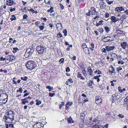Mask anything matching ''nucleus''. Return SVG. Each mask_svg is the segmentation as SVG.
Wrapping results in <instances>:
<instances>
[{"label":"nucleus","mask_w":128,"mask_h":128,"mask_svg":"<svg viewBox=\"0 0 128 128\" xmlns=\"http://www.w3.org/2000/svg\"><path fill=\"white\" fill-rule=\"evenodd\" d=\"M28 17V16L26 14H25L23 16V18L24 19H27V18Z\"/></svg>","instance_id":"603ef678"},{"label":"nucleus","mask_w":128,"mask_h":128,"mask_svg":"<svg viewBox=\"0 0 128 128\" xmlns=\"http://www.w3.org/2000/svg\"><path fill=\"white\" fill-rule=\"evenodd\" d=\"M12 16V17L11 18H10V20L12 21L15 20H16V18L15 15H13Z\"/></svg>","instance_id":"c85d7f7f"},{"label":"nucleus","mask_w":128,"mask_h":128,"mask_svg":"<svg viewBox=\"0 0 128 128\" xmlns=\"http://www.w3.org/2000/svg\"><path fill=\"white\" fill-rule=\"evenodd\" d=\"M70 118H68V123H70L71 122H73L72 121V118H70Z\"/></svg>","instance_id":"473e14b6"},{"label":"nucleus","mask_w":128,"mask_h":128,"mask_svg":"<svg viewBox=\"0 0 128 128\" xmlns=\"http://www.w3.org/2000/svg\"><path fill=\"white\" fill-rule=\"evenodd\" d=\"M46 88L49 89V91L50 92L53 90V87H51L50 86H47Z\"/></svg>","instance_id":"bb28decb"},{"label":"nucleus","mask_w":128,"mask_h":128,"mask_svg":"<svg viewBox=\"0 0 128 128\" xmlns=\"http://www.w3.org/2000/svg\"><path fill=\"white\" fill-rule=\"evenodd\" d=\"M91 47H90V49L91 51H93L94 50L93 48H94V44L91 43L90 44Z\"/></svg>","instance_id":"cd10ccee"},{"label":"nucleus","mask_w":128,"mask_h":128,"mask_svg":"<svg viewBox=\"0 0 128 128\" xmlns=\"http://www.w3.org/2000/svg\"><path fill=\"white\" fill-rule=\"evenodd\" d=\"M10 12H13V11H14L15 10V8H11L10 9Z\"/></svg>","instance_id":"13d9d810"},{"label":"nucleus","mask_w":128,"mask_h":128,"mask_svg":"<svg viewBox=\"0 0 128 128\" xmlns=\"http://www.w3.org/2000/svg\"><path fill=\"white\" fill-rule=\"evenodd\" d=\"M124 12L127 15H128V10L126 9L124 11Z\"/></svg>","instance_id":"052dcab7"},{"label":"nucleus","mask_w":128,"mask_h":128,"mask_svg":"<svg viewBox=\"0 0 128 128\" xmlns=\"http://www.w3.org/2000/svg\"><path fill=\"white\" fill-rule=\"evenodd\" d=\"M105 48L108 52H110L112 50L115 48V47L114 46H106Z\"/></svg>","instance_id":"f8f14e48"},{"label":"nucleus","mask_w":128,"mask_h":128,"mask_svg":"<svg viewBox=\"0 0 128 128\" xmlns=\"http://www.w3.org/2000/svg\"><path fill=\"white\" fill-rule=\"evenodd\" d=\"M27 8L26 7H25L24 8H22L21 10H22V12H24L26 10Z\"/></svg>","instance_id":"69168bd1"},{"label":"nucleus","mask_w":128,"mask_h":128,"mask_svg":"<svg viewBox=\"0 0 128 128\" xmlns=\"http://www.w3.org/2000/svg\"><path fill=\"white\" fill-rule=\"evenodd\" d=\"M50 0H44V2L46 3L50 4V2L49 1Z\"/></svg>","instance_id":"4d7b16f0"},{"label":"nucleus","mask_w":128,"mask_h":128,"mask_svg":"<svg viewBox=\"0 0 128 128\" xmlns=\"http://www.w3.org/2000/svg\"><path fill=\"white\" fill-rule=\"evenodd\" d=\"M34 51V50L33 49L28 48L24 56L26 58H30L32 56Z\"/></svg>","instance_id":"f257e3e1"},{"label":"nucleus","mask_w":128,"mask_h":128,"mask_svg":"<svg viewBox=\"0 0 128 128\" xmlns=\"http://www.w3.org/2000/svg\"><path fill=\"white\" fill-rule=\"evenodd\" d=\"M45 48L44 47L40 45L37 46L36 47V50L38 54H42L45 51Z\"/></svg>","instance_id":"7ed1b4c3"},{"label":"nucleus","mask_w":128,"mask_h":128,"mask_svg":"<svg viewBox=\"0 0 128 128\" xmlns=\"http://www.w3.org/2000/svg\"><path fill=\"white\" fill-rule=\"evenodd\" d=\"M113 57H114V58H116L117 56V54L115 53H113L111 55Z\"/></svg>","instance_id":"37998d69"},{"label":"nucleus","mask_w":128,"mask_h":128,"mask_svg":"<svg viewBox=\"0 0 128 128\" xmlns=\"http://www.w3.org/2000/svg\"><path fill=\"white\" fill-rule=\"evenodd\" d=\"M40 122L36 123L34 125L33 128H41Z\"/></svg>","instance_id":"a211bd4d"},{"label":"nucleus","mask_w":128,"mask_h":128,"mask_svg":"<svg viewBox=\"0 0 128 128\" xmlns=\"http://www.w3.org/2000/svg\"><path fill=\"white\" fill-rule=\"evenodd\" d=\"M82 46L84 47L83 48V50L86 54H90V53L89 52V50H88V48L87 47L86 44H84V45H83Z\"/></svg>","instance_id":"0eeeda50"},{"label":"nucleus","mask_w":128,"mask_h":128,"mask_svg":"<svg viewBox=\"0 0 128 128\" xmlns=\"http://www.w3.org/2000/svg\"><path fill=\"white\" fill-rule=\"evenodd\" d=\"M44 26H39V29L40 30H42L44 29Z\"/></svg>","instance_id":"58836bf2"},{"label":"nucleus","mask_w":128,"mask_h":128,"mask_svg":"<svg viewBox=\"0 0 128 128\" xmlns=\"http://www.w3.org/2000/svg\"><path fill=\"white\" fill-rule=\"evenodd\" d=\"M118 116L121 118H123L124 117V116L122 114H120L118 115Z\"/></svg>","instance_id":"5fc2aeb1"},{"label":"nucleus","mask_w":128,"mask_h":128,"mask_svg":"<svg viewBox=\"0 0 128 128\" xmlns=\"http://www.w3.org/2000/svg\"><path fill=\"white\" fill-rule=\"evenodd\" d=\"M120 45L124 49H125L126 48L127 42H123L121 43Z\"/></svg>","instance_id":"dca6fc26"},{"label":"nucleus","mask_w":128,"mask_h":128,"mask_svg":"<svg viewBox=\"0 0 128 128\" xmlns=\"http://www.w3.org/2000/svg\"><path fill=\"white\" fill-rule=\"evenodd\" d=\"M13 127H14V125L12 124H9V128H12Z\"/></svg>","instance_id":"de8ad7c7"},{"label":"nucleus","mask_w":128,"mask_h":128,"mask_svg":"<svg viewBox=\"0 0 128 128\" xmlns=\"http://www.w3.org/2000/svg\"><path fill=\"white\" fill-rule=\"evenodd\" d=\"M124 102H128V96H126V98L124 99Z\"/></svg>","instance_id":"338daca9"},{"label":"nucleus","mask_w":128,"mask_h":128,"mask_svg":"<svg viewBox=\"0 0 128 128\" xmlns=\"http://www.w3.org/2000/svg\"><path fill=\"white\" fill-rule=\"evenodd\" d=\"M122 31L120 30H116V32L117 34H122Z\"/></svg>","instance_id":"ea45409f"},{"label":"nucleus","mask_w":128,"mask_h":128,"mask_svg":"<svg viewBox=\"0 0 128 128\" xmlns=\"http://www.w3.org/2000/svg\"><path fill=\"white\" fill-rule=\"evenodd\" d=\"M99 4L100 6V8L101 9H104L106 7V4L104 2H100Z\"/></svg>","instance_id":"9d476101"},{"label":"nucleus","mask_w":128,"mask_h":128,"mask_svg":"<svg viewBox=\"0 0 128 128\" xmlns=\"http://www.w3.org/2000/svg\"><path fill=\"white\" fill-rule=\"evenodd\" d=\"M116 58L118 59V60H120L121 59V57L120 55H118V56H117Z\"/></svg>","instance_id":"c9c22d12"},{"label":"nucleus","mask_w":128,"mask_h":128,"mask_svg":"<svg viewBox=\"0 0 128 128\" xmlns=\"http://www.w3.org/2000/svg\"><path fill=\"white\" fill-rule=\"evenodd\" d=\"M124 10V7L122 6L117 7L114 9L115 11L118 12H120Z\"/></svg>","instance_id":"6e6552de"},{"label":"nucleus","mask_w":128,"mask_h":128,"mask_svg":"<svg viewBox=\"0 0 128 128\" xmlns=\"http://www.w3.org/2000/svg\"><path fill=\"white\" fill-rule=\"evenodd\" d=\"M14 4V2L12 0H7L6 2V4L9 6H12Z\"/></svg>","instance_id":"6ab92c4d"},{"label":"nucleus","mask_w":128,"mask_h":128,"mask_svg":"<svg viewBox=\"0 0 128 128\" xmlns=\"http://www.w3.org/2000/svg\"><path fill=\"white\" fill-rule=\"evenodd\" d=\"M55 94L54 93H51L50 92L49 93V96L50 97H52L54 96Z\"/></svg>","instance_id":"864d4df0"},{"label":"nucleus","mask_w":128,"mask_h":128,"mask_svg":"<svg viewBox=\"0 0 128 128\" xmlns=\"http://www.w3.org/2000/svg\"><path fill=\"white\" fill-rule=\"evenodd\" d=\"M63 32L64 33V35L65 36L67 35V31L66 29H64L63 31Z\"/></svg>","instance_id":"4c0bfd02"},{"label":"nucleus","mask_w":128,"mask_h":128,"mask_svg":"<svg viewBox=\"0 0 128 128\" xmlns=\"http://www.w3.org/2000/svg\"><path fill=\"white\" fill-rule=\"evenodd\" d=\"M99 30L100 32L102 33L103 32V29L102 28H100Z\"/></svg>","instance_id":"09e8293b"},{"label":"nucleus","mask_w":128,"mask_h":128,"mask_svg":"<svg viewBox=\"0 0 128 128\" xmlns=\"http://www.w3.org/2000/svg\"><path fill=\"white\" fill-rule=\"evenodd\" d=\"M90 11L89 10L88 12L86 13V15L88 16H89L90 15Z\"/></svg>","instance_id":"79ce46f5"},{"label":"nucleus","mask_w":128,"mask_h":128,"mask_svg":"<svg viewBox=\"0 0 128 128\" xmlns=\"http://www.w3.org/2000/svg\"><path fill=\"white\" fill-rule=\"evenodd\" d=\"M36 105H38L41 103V101H40L37 100H36Z\"/></svg>","instance_id":"f704fd0d"},{"label":"nucleus","mask_w":128,"mask_h":128,"mask_svg":"<svg viewBox=\"0 0 128 128\" xmlns=\"http://www.w3.org/2000/svg\"><path fill=\"white\" fill-rule=\"evenodd\" d=\"M98 120L96 119H94L92 121V125L93 126V127H95L96 126H98V125H97V124H98Z\"/></svg>","instance_id":"2eb2a0df"},{"label":"nucleus","mask_w":128,"mask_h":128,"mask_svg":"<svg viewBox=\"0 0 128 128\" xmlns=\"http://www.w3.org/2000/svg\"><path fill=\"white\" fill-rule=\"evenodd\" d=\"M4 118L6 119L5 122H11L14 120V119H13L11 118H9V117H7V116H6V115H5V116L4 117Z\"/></svg>","instance_id":"1a4fd4ad"},{"label":"nucleus","mask_w":128,"mask_h":128,"mask_svg":"<svg viewBox=\"0 0 128 128\" xmlns=\"http://www.w3.org/2000/svg\"><path fill=\"white\" fill-rule=\"evenodd\" d=\"M60 8H61L62 10H63L64 8V6L62 4H60Z\"/></svg>","instance_id":"e2e57ef3"},{"label":"nucleus","mask_w":128,"mask_h":128,"mask_svg":"<svg viewBox=\"0 0 128 128\" xmlns=\"http://www.w3.org/2000/svg\"><path fill=\"white\" fill-rule=\"evenodd\" d=\"M112 102H115V100H118L120 98V96L118 95L117 93H115V94L112 95Z\"/></svg>","instance_id":"20e7f679"},{"label":"nucleus","mask_w":128,"mask_h":128,"mask_svg":"<svg viewBox=\"0 0 128 128\" xmlns=\"http://www.w3.org/2000/svg\"><path fill=\"white\" fill-rule=\"evenodd\" d=\"M114 2L113 1H109L107 2V3L109 5L111 4L113 2Z\"/></svg>","instance_id":"774afa93"},{"label":"nucleus","mask_w":128,"mask_h":128,"mask_svg":"<svg viewBox=\"0 0 128 128\" xmlns=\"http://www.w3.org/2000/svg\"><path fill=\"white\" fill-rule=\"evenodd\" d=\"M93 83L94 82L93 81L90 80L89 82L88 83V86L90 88H92L91 86H92V84H93Z\"/></svg>","instance_id":"b1692460"},{"label":"nucleus","mask_w":128,"mask_h":128,"mask_svg":"<svg viewBox=\"0 0 128 128\" xmlns=\"http://www.w3.org/2000/svg\"><path fill=\"white\" fill-rule=\"evenodd\" d=\"M104 28L106 30V33H108L110 30V28L107 26H105L104 27Z\"/></svg>","instance_id":"a878e982"},{"label":"nucleus","mask_w":128,"mask_h":128,"mask_svg":"<svg viewBox=\"0 0 128 128\" xmlns=\"http://www.w3.org/2000/svg\"><path fill=\"white\" fill-rule=\"evenodd\" d=\"M70 71V69L69 67H67L66 69V72H69Z\"/></svg>","instance_id":"6e6d98bb"},{"label":"nucleus","mask_w":128,"mask_h":128,"mask_svg":"<svg viewBox=\"0 0 128 128\" xmlns=\"http://www.w3.org/2000/svg\"><path fill=\"white\" fill-rule=\"evenodd\" d=\"M6 60V58H4L2 57H1L0 59V61H4Z\"/></svg>","instance_id":"3c124183"},{"label":"nucleus","mask_w":128,"mask_h":128,"mask_svg":"<svg viewBox=\"0 0 128 128\" xmlns=\"http://www.w3.org/2000/svg\"><path fill=\"white\" fill-rule=\"evenodd\" d=\"M122 70V68L120 67H118L116 69V70L118 72H119L120 70Z\"/></svg>","instance_id":"c03bdc74"},{"label":"nucleus","mask_w":128,"mask_h":128,"mask_svg":"<svg viewBox=\"0 0 128 128\" xmlns=\"http://www.w3.org/2000/svg\"><path fill=\"white\" fill-rule=\"evenodd\" d=\"M111 19L112 20V23L113 22H116V17L114 16H111Z\"/></svg>","instance_id":"5701e85b"},{"label":"nucleus","mask_w":128,"mask_h":128,"mask_svg":"<svg viewBox=\"0 0 128 128\" xmlns=\"http://www.w3.org/2000/svg\"><path fill=\"white\" fill-rule=\"evenodd\" d=\"M64 60V59L63 58H62L60 59L59 60V62L60 64L62 63Z\"/></svg>","instance_id":"8fccbe9b"},{"label":"nucleus","mask_w":128,"mask_h":128,"mask_svg":"<svg viewBox=\"0 0 128 128\" xmlns=\"http://www.w3.org/2000/svg\"><path fill=\"white\" fill-rule=\"evenodd\" d=\"M90 11L91 12V14L92 15H96L97 13V12L96 11L95 8L94 7L92 8V9Z\"/></svg>","instance_id":"f3484780"},{"label":"nucleus","mask_w":128,"mask_h":128,"mask_svg":"<svg viewBox=\"0 0 128 128\" xmlns=\"http://www.w3.org/2000/svg\"><path fill=\"white\" fill-rule=\"evenodd\" d=\"M13 50L12 51V52L15 53L17 52V51L18 50V49L17 48H13Z\"/></svg>","instance_id":"c756f323"},{"label":"nucleus","mask_w":128,"mask_h":128,"mask_svg":"<svg viewBox=\"0 0 128 128\" xmlns=\"http://www.w3.org/2000/svg\"><path fill=\"white\" fill-rule=\"evenodd\" d=\"M110 14L108 13H106L105 14V18H108L109 17Z\"/></svg>","instance_id":"a19ab883"},{"label":"nucleus","mask_w":128,"mask_h":128,"mask_svg":"<svg viewBox=\"0 0 128 128\" xmlns=\"http://www.w3.org/2000/svg\"><path fill=\"white\" fill-rule=\"evenodd\" d=\"M27 78H28L26 76H25L24 77H22L21 78V79L22 80H23L24 81L26 80Z\"/></svg>","instance_id":"72a5a7b5"},{"label":"nucleus","mask_w":128,"mask_h":128,"mask_svg":"<svg viewBox=\"0 0 128 128\" xmlns=\"http://www.w3.org/2000/svg\"><path fill=\"white\" fill-rule=\"evenodd\" d=\"M53 7H51L50 8V9L47 10V12H50V13H52L54 12V10H53Z\"/></svg>","instance_id":"393cba45"},{"label":"nucleus","mask_w":128,"mask_h":128,"mask_svg":"<svg viewBox=\"0 0 128 128\" xmlns=\"http://www.w3.org/2000/svg\"><path fill=\"white\" fill-rule=\"evenodd\" d=\"M95 102L97 104H100L102 102V100L101 98L98 96H96Z\"/></svg>","instance_id":"423d86ee"},{"label":"nucleus","mask_w":128,"mask_h":128,"mask_svg":"<svg viewBox=\"0 0 128 128\" xmlns=\"http://www.w3.org/2000/svg\"><path fill=\"white\" fill-rule=\"evenodd\" d=\"M6 116L7 117L9 118H11L13 119H14V112L13 111L10 110L8 112L6 113Z\"/></svg>","instance_id":"39448f33"},{"label":"nucleus","mask_w":128,"mask_h":128,"mask_svg":"<svg viewBox=\"0 0 128 128\" xmlns=\"http://www.w3.org/2000/svg\"><path fill=\"white\" fill-rule=\"evenodd\" d=\"M7 57L8 58H7V60L9 59L10 61H11L14 60H16V57L11 55L8 56Z\"/></svg>","instance_id":"4468645a"},{"label":"nucleus","mask_w":128,"mask_h":128,"mask_svg":"<svg viewBox=\"0 0 128 128\" xmlns=\"http://www.w3.org/2000/svg\"><path fill=\"white\" fill-rule=\"evenodd\" d=\"M26 66L27 68L29 69L34 68L36 66L35 62L32 61H28L26 64Z\"/></svg>","instance_id":"f03ea898"},{"label":"nucleus","mask_w":128,"mask_h":128,"mask_svg":"<svg viewBox=\"0 0 128 128\" xmlns=\"http://www.w3.org/2000/svg\"><path fill=\"white\" fill-rule=\"evenodd\" d=\"M72 104V102H67L66 104V105H68L69 106H71Z\"/></svg>","instance_id":"49530a36"},{"label":"nucleus","mask_w":128,"mask_h":128,"mask_svg":"<svg viewBox=\"0 0 128 128\" xmlns=\"http://www.w3.org/2000/svg\"><path fill=\"white\" fill-rule=\"evenodd\" d=\"M72 45L71 44H70V46H68V48L66 49V50L67 51H69L70 49V48H72Z\"/></svg>","instance_id":"e433bc0d"},{"label":"nucleus","mask_w":128,"mask_h":128,"mask_svg":"<svg viewBox=\"0 0 128 128\" xmlns=\"http://www.w3.org/2000/svg\"><path fill=\"white\" fill-rule=\"evenodd\" d=\"M57 36H59L60 38H62V34L60 32H59L57 34Z\"/></svg>","instance_id":"a18cd8bd"},{"label":"nucleus","mask_w":128,"mask_h":128,"mask_svg":"<svg viewBox=\"0 0 128 128\" xmlns=\"http://www.w3.org/2000/svg\"><path fill=\"white\" fill-rule=\"evenodd\" d=\"M102 50L103 52H104V53H106V52L107 50L106 49V48H103L102 49Z\"/></svg>","instance_id":"bf43d9fd"},{"label":"nucleus","mask_w":128,"mask_h":128,"mask_svg":"<svg viewBox=\"0 0 128 128\" xmlns=\"http://www.w3.org/2000/svg\"><path fill=\"white\" fill-rule=\"evenodd\" d=\"M110 37L109 36L104 37L103 39V40L104 42H108L110 40Z\"/></svg>","instance_id":"412c9836"},{"label":"nucleus","mask_w":128,"mask_h":128,"mask_svg":"<svg viewBox=\"0 0 128 128\" xmlns=\"http://www.w3.org/2000/svg\"><path fill=\"white\" fill-rule=\"evenodd\" d=\"M110 68H112V70L111 71L113 72V73L115 74L116 72L114 71L115 70L114 69V67H113V66L112 65L110 66Z\"/></svg>","instance_id":"7c9ffc66"},{"label":"nucleus","mask_w":128,"mask_h":128,"mask_svg":"<svg viewBox=\"0 0 128 128\" xmlns=\"http://www.w3.org/2000/svg\"><path fill=\"white\" fill-rule=\"evenodd\" d=\"M126 18V16L125 14H124L120 18V20H121L122 22H123L124 20Z\"/></svg>","instance_id":"4be33fe9"},{"label":"nucleus","mask_w":128,"mask_h":128,"mask_svg":"<svg viewBox=\"0 0 128 128\" xmlns=\"http://www.w3.org/2000/svg\"><path fill=\"white\" fill-rule=\"evenodd\" d=\"M40 22L39 21H37L35 22V24L37 26L39 27L40 25Z\"/></svg>","instance_id":"2f4dec72"},{"label":"nucleus","mask_w":128,"mask_h":128,"mask_svg":"<svg viewBox=\"0 0 128 128\" xmlns=\"http://www.w3.org/2000/svg\"><path fill=\"white\" fill-rule=\"evenodd\" d=\"M92 118H90L89 119H88L86 122V124L87 126H90V125L92 124Z\"/></svg>","instance_id":"ddd939ff"},{"label":"nucleus","mask_w":128,"mask_h":128,"mask_svg":"<svg viewBox=\"0 0 128 128\" xmlns=\"http://www.w3.org/2000/svg\"><path fill=\"white\" fill-rule=\"evenodd\" d=\"M84 114H82L81 115H80V118H81L83 120L84 119Z\"/></svg>","instance_id":"680f3d73"},{"label":"nucleus","mask_w":128,"mask_h":128,"mask_svg":"<svg viewBox=\"0 0 128 128\" xmlns=\"http://www.w3.org/2000/svg\"><path fill=\"white\" fill-rule=\"evenodd\" d=\"M56 27L57 28V29L58 31L62 29V24L61 23H57L56 24Z\"/></svg>","instance_id":"aec40b11"},{"label":"nucleus","mask_w":128,"mask_h":128,"mask_svg":"<svg viewBox=\"0 0 128 128\" xmlns=\"http://www.w3.org/2000/svg\"><path fill=\"white\" fill-rule=\"evenodd\" d=\"M103 22V21L102 20L98 22V23L99 24H100V25H103V24H102V23Z\"/></svg>","instance_id":"0e129e2a"},{"label":"nucleus","mask_w":128,"mask_h":128,"mask_svg":"<svg viewBox=\"0 0 128 128\" xmlns=\"http://www.w3.org/2000/svg\"><path fill=\"white\" fill-rule=\"evenodd\" d=\"M87 71L89 73V74L90 75L92 76H94L93 71L91 69L90 66H88V67L87 68Z\"/></svg>","instance_id":"9b49d317"}]
</instances>
